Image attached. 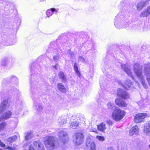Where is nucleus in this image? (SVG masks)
I'll use <instances>...</instances> for the list:
<instances>
[{
    "label": "nucleus",
    "mask_w": 150,
    "mask_h": 150,
    "mask_svg": "<svg viewBox=\"0 0 150 150\" xmlns=\"http://www.w3.org/2000/svg\"><path fill=\"white\" fill-rule=\"evenodd\" d=\"M117 95L121 98H117L115 99V104L120 108L127 107V103L123 100H127L130 98L129 93L123 89L118 88L117 90Z\"/></svg>",
    "instance_id": "nucleus-1"
},
{
    "label": "nucleus",
    "mask_w": 150,
    "mask_h": 150,
    "mask_svg": "<svg viewBox=\"0 0 150 150\" xmlns=\"http://www.w3.org/2000/svg\"><path fill=\"white\" fill-rule=\"evenodd\" d=\"M55 137L53 136H48L45 138L44 143L47 148H49L50 150L55 148Z\"/></svg>",
    "instance_id": "nucleus-2"
},
{
    "label": "nucleus",
    "mask_w": 150,
    "mask_h": 150,
    "mask_svg": "<svg viewBox=\"0 0 150 150\" xmlns=\"http://www.w3.org/2000/svg\"><path fill=\"white\" fill-rule=\"evenodd\" d=\"M112 115V118L116 121H118L122 119L125 115V112L119 108H117L115 110Z\"/></svg>",
    "instance_id": "nucleus-3"
},
{
    "label": "nucleus",
    "mask_w": 150,
    "mask_h": 150,
    "mask_svg": "<svg viewBox=\"0 0 150 150\" xmlns=\"http://www.w3.org/2000/svg\"><path fill=\"white\" fill-rule=\"evenodd\" d=\"M75 136L76 139L75 144L76 145L79 146L83 143L85 139L83 132H79L76 133Z\"/></svg>",
    "instance_id": "nucleus-4"
},
{
    "label": "nucleus",
    "mask_w": 150,
    "mask_h": 150,
    "mask_svg": "<svg viewBox=\"0 0 150 150\" xmlns=\"http://www.w3.org/2000/svg\"><path fill=\"white\" fill-rule=\"evenodd\" d=\"M133 67L134 73L139 78H142V66L140 65L139 64L135 63L133 65Z\"/></svg>",
    "instance_id": "nucleus-5"
},
{
    "label": "nucleus",
    "mask_w": 150,
    "mask_h": 150,
    "mask_svg": "<svg viewBox=\"0 0 150 150\" xmlns=\"http://www.w3.org/2000/svg\"><path fill=\"white\" fill-rule=\"evenodd\" d=\"M147 116V114L146 113H139L136 115L134 118V121L136 123L142 122Z\"/></svg>",
    "instance_id": "nucleus-6"
},
{
    "label": "nucleus",
    "mask_w": 150,
    "mask_h": 150,
    "mask_svg": "<svg viewBox=\"0 0 150 150\" xmlns=\"http://www.w3.org/2000/svg\"><path fill=\"white\" fill-rule=\"evenodd\" d=\"M148 0L145 1H142L139 3L137 5V10L138 11L142 10L145 6L147 5V3H148Z\"/></svg>",
    "instance_id": "nucleus-7"
},
{
    "label": "nucleus",
    "mask_w": 150,
    "mask_h": 150,
    "mask_svg": "<svg viewBox=\"0 0 150 150\" xmlns=\"http://www.w3.org/2000/svg\"><path fill=\"white\" fill-rule=\"evenodd\" d=\"M150 15V6H148L144 11L141 13L139 16L141 18H144V17H147Z\"/></svg>",
    "instance_id": "nucleus-8"
},
{
    "label": "nucleus",
    "mask_w": 150,
    "mask_h": 150,
    "mask_svg": "<svg viewBox=\"0 0 150 150\" xmlns=\"http://www.w3.org/2000/svg\"><path fill=\"white\" fill-rule=\"evenodd\" d=\"M12 114V113L11 111H7L3 114V116L0 117V121H2L3 119H7L10 118Z\"/></svg>",
    "instance_id": "nucleus-9"
},
{
    "label": "nucleus",
    "mask_w": 150,
    "mask_h": 150,
    "mask_svg": "<svg viewBox=\"0 0 150 150\" xmlns=\"http://www.w3.org/2000/svg\"><path fill=\"white\" fill-rule=\"evenodd\" d=\"M57 88L58 90L62 93H66L67 90L64 85L61 83H58Z\"/></svg>",
    "instance_id": "nucleus-10"
},
{
    "label": "nucleus",
    "mask_w": 150,
    "mask_h": 150,
    "mask_svg": "<svg viewBox=\"0 0 150 150\" xmlns=\"http://www.w3.org/2000/svg\"><path fill=\"white\" fill-rule=\"evenodd\" d=\"M33 144L35 146L38 145L37 149L38 150H45V148L42 144L38 141H35L33 142Z\"/></svg>",
    "instance_id": "nucleus-11"
},
{
    "label": "nucleus",
    "mask_w": 150,
    "mask_h": 150,
    "mask_svg": "<svg viewBox=\"0 0 150 150\" xmlns=\"http://www.w3.org/2000/svg\"><path fill=\"white\" fill-rule=\"evenodd\" d=\"M8 103V101L4 100L1 104L0 107V113H2L7 108L6 105Z\"/></svg>",
    "instance_id": "nucleus-12"
},
{
    "label": "nucleus",
    "mask_w": 150,
    "mask_h": 150,
    "mask_svg": "<svg viewBox=\"0 0 150 150\" xmlns=\"http://www.w3.org/2000/svg\"><path fill=\"white\" fill-rule=\"evenodd\" d=\"M105 124L103 122H102L97 125L98 130L101 132H104L106 129Z\"/></svg>",
    "instance_id": "nucleus-13"
},
{
    "label": "nucleus",
    "mask_w": 150,
    "mask_h": 150,
    "mask_svg": "<svg viewBox=\"0 0 150 150\" xmlns=\"http://www.w3.org/2000/svg\"><path fill=\"white\" fill-rule=\"evenodd\" d=\"M144 132L146 134L150 135V123H146L144 126Z\"/></svg>",
    "instance_id": "nucleus-14"
},
{
    "label": "nucleus",
    "mask_w": 150,
    "mask_h": 150,
    "mask_svg": "<svg viewBox=\"0 0 150 150\" xmlns=\"http://www.w3.org/2000/svg\"><path fill=\"white\" fill-rule=\"evenodd\" d=\"M59 78L62 80V81L64 83L66 82L67 79L65 75L62 71H59L58 73Z\"/></svg>",
    "instance_id": "nucleus-15"
},
{
    "label": "nucleus",
    "mask_w": 150,
    "mask_h": 150,
    "mask_svg": "<svg viewBox=\"0 0 150 150\" xmlns=\"http://www.w3.org/2000/svg\"><path fill=\"white\" fill-rule=\"evenodd\" d=\"M139 132V128L136 125L133 127L129 130V134L131 135H133L134 133Z\"/></svg>",
    "instance_id": "nucleus-16"
},
{
    "label": "nucleus",
    "mask_w": 150,
    "mask_h": 150,
    "mask_svg": "<svg viewBox=\"0 0 150 150\" xmlns=\"http://www.w3.org/2000/svg\"><path fill=\"white\" fill-rule=\"evenodd\" d=\"M74 68L75 73L79 77H80L81 76V72L79 69L77 64L76 63H74Z\"/></svg>",
    "instance_id": "nucleus-17"
},
{
    "label": "nucleus",
    "mask_w": 150,
    "mask_h": 150,
    "mask_svg": "<svg viewBox=\"0 0 150 150\" xmlns=\"http://www.w3.org/2000/svg\"><path fill=\"white\" fill-rule=\"evenodd\" d=\"M124 70L128 75L131 76L134 79V77L132 75V72L128 68L126 67L124 69Z\"/></svg>",
    "instance_id": "nucleus-18"
},
{
    "label": "nucleus",
    "mask_w": 150,
    "mask_h": 150,
    "mask_svg": "<svg viewBox=\"0 0 150 150\" xmlns=\"http://www.w3.org/2000/svg\"><path fill=\"white\" fill-rule=\"evenodd\" d=\"M132 85V83L131 82H126L125 83V85L123 86V87L125 89H127V90L128 89L127 88H129L130 87L131 85Z\"/></svg>",
    "instance_id": "nucleus-19"
},
{
    "label": "nucleus",
    "mask_w": 150,
    "mask_h": 150,
    "mask_svg": "<svg viewBox=\"0 0 150 150\" xmlns=\"http://www.w3.org/2000/svg\"><path fill=\"white\" fill-rule=\"evenodd\" d=\"M90 150H96V145L94 142H92L91 143L90 145Z\"/></svg>",
    "instance_id": "nucleus-20"
},
{
    "label": "nucleus",
    "mask_w": 150,
    "mask_h": 150,
    "mask_svg": "<svg viewBox=\"0 0 150 150\" xmlns=\"http://www.w3.org/2000/svg\"><path fill=\"white\" fill-rule=\"evenodd\" d=\"M15 138L13 137H8L6 139V141L9 143H12L15 141Z\"/></svg>",
    "instance_id": "nucleus-21"
},
{
    "label": "nucleus",
    "mask_w": 150,
    "mask_h": 150,
    "mask_svg": "<svg viewBox=\"0 0 150 150\" xmlns=\"http://www.w3.org/2000/svg\"><path fill=\"white\" fill-rule=\"evenodd\" d=\"M6 124L5 122H3L0 124V131L4 129Z\"/></svg>",
    "instance_id": "nucleus-22"
},
{
    "label": "nucleus",
    "mask_w": 150,
    "mask_h": 150,
    "mask_svg": "<svg viewBox=\"0 0 150 150\" xmlns=\"http://www.w3.org/2000/svg\"><path fill=\"white\" fill-rule=\"evenodd\" d=\"M96 138L100 141H103L105 140V138L103 136H97L96 137Z\"/></svg>",
    "instance_id": "nucleus-23"
},
{
    "label": "nucleus",
    "mask_w": 150,
    "mask_h": 150,
    "mask_svg": "<svg viewBox=\"0 0 150 150\" xmlns=\"http://www.w3.org/2000/svg\"><path fill=\"white\" fill-rule=\"evenodd\" d=\"M46 14L48 17L50 16H51L53 14V13H52L51 11L49 9L46 12Z\"/></svg>",
    "instance_id": "nucleus-24"
},
{
    "label": "nucleus",
    "mask_w": 150,
    "mask_h": 150,
    "mask_svg": "<svg viewBox=\"0 0 150 150\" xmlns=\"http://www.w3.org/2000/svg\"><path fill=\"white\" fill-rule=\"evenodd\" d=\"M108 108L109 109H112L114 106L112 103H109L107 104Z\"/></svg>",
    "instance_id": "nucleus-25"
},
{
    "label": "nucleus",
    "mask_w": 150,
    "mask_h": 150,
    "mask_svg": "<svg viewBox=\"0 0 150 150\" xmlns=\"http://www.w3.org/2000/svg\"><path fill=\"white\" fill-rule=\"evenodd\" d=\"M106 123L109 125V126H111L112 125L113 122L110 120H108L106 121Z\"/></svg>",
    "instance_id": "nucleus-26"
},
{
    "label": "nucleus",
    "mask_w": 150,
    "mask_h": 150,
    "mask_svg": "<svg viewBox=\"0 0 150 150\" xmlns=\"http://www.w3.org/2000/svg\"><path fill=\"white\" fill-rule=\"evenodd\" d=\"M0 146L4 148L6 146V145L1 141L0 142Z\"/></svg>",
    "instance_id": "nucleus-27"
},
{
    "label": "nucleus",
    "mask_w": 150,
    "mask_h": 150,
    "mask_svg": "<svg viewBox=\"0 0 150 150\" xmlns=\"http://www.w3.org/2000/svg\"><path fill=\"white\" fill-rule=\"evenodd\" d=\"M6 149H8L10 150H15V148L14 147H12L9 146H7L6 148Z\"/></svg>",
    "instance_id": "nucleus-28"
},
{
    "label": "nucleus",
    "mask_w": 150,
    "mask_h": 150,
    "mask_svg": "<svg viewBox=\"0 0 150 150\" xmlns=\"http://www.w3.org/2000/svg\"><path fill=\"white\" fill-rule=\"evenodd\" d=\"M28 150H35L32 145H30V146H29L28 147Z\"/></svg>",
    "instance_id": "nucleus-29"
},
{
    "label": "nucleus",
    "mask_w": 150,
    "mask_h": 150,
    "mask_svg": "<svg viewBox=\"0 0 150 150\" xmlns=\"http://www.w3.org/2000/svg\"><path fill=\"white\" fill-rule=\"evenodd\" d=\"M79 60L80 61L82 60L83 61H85V59L83 57L79 56Z\"/></svg>",
    "instance_id": "nucleus-30"
},
{
    "label": "nucleus",
    "mask_w": 150,
    "mask_h": 150,
    "mask_svg": "<svg viewBox=\"0 0 150 150\" xmlns=\"http://www.w3.org/2000/svg\"><path fill=\"white\" fill-rule=\"evenodd\" d=\"M50 10L51 11L52 13H53V12H54L56 11V9L54 8H51L50 9Z\"/></svg>",
    "instance_id": "nucleus-31"
},
{
    "label": "nucleus",
    "mask_w": 150,
    "mask_h": 150,
    "mask_svg": "<svg viewBox=\"0 0 150 150\" xmlns=\"http://www.w3.org/2000/svg\"><path fill=\"white\" fill-rule=\"evenodd\" d=\"M68 140V139H66L65 140V141H64V140H62V142L64 143V144H65L67 142V140Z\"/></svg>",
    "instance_id": "nucleus-32"
},
{
    "label": "nucleus",
    "mask_w": 150,
    "mask_h": 150,
    "mask_svg": "<svg viewBox=\"0 0 150 150\" xmlns=\"http://www.w3.org/2000/svg\"><path fill=\"white\" fill-rule=\"evenodd\" d=\"M149 147L150 148V144L149 145Z\"/></svg>",
    "instance_id": "nucleus-33"
},
{
    "label": "nucleus",
    "mask_w": 150,
    "mask_h": 150,
    "mask_svg": "<svg viewBox=\"0 0 150 150\" xmlns=\"http://www.w3.org/2000/svg\"><path fill=\"white\" fill-rule=\"evenodd\" d=\"M0 150H3V149L1 148H0Z\"/></svg>",
    "instance_id": "nucleus-34"
},
{
    "label": "nucleus",
    "mask_w": 150,
    "mask_h": 150,
    "mask_svg": "<svg viewBox=\"0 0 150 150\" xmlns=\"http://www.w3.org/2000/svg\"><path fill=\"white\" fill-rule=\"evenodd\" d=\"M1 141V140L0 139V142Z\"/></svg>",
    "instance_id": "nucleus-35"
}]
</instances>
